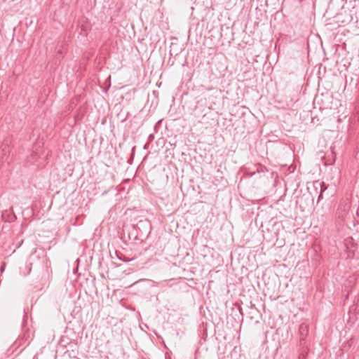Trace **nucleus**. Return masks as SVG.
Segmentation results:
<instances>
[{
	"mask_svg": "<svg viewBox=\"0 0 359 359\" xmlns=\"http://www.w3.org/2000/svg\"><path fill=\"white\" fill-rule=\"evenodd\" d=\"M137 226H123L122 239L124 242H126V238L133 241L137 239Z\"/></svg>",
	"mask_w": 359,
	"mask_h": 359,
	"instance_id": "nucleus-1",
	"label": "nucleus"
},
{
	"mask_svg": "<svg viewBox=\"0 0 359 359\" xmlns=\"http://www.w3.org/2000/svg\"><path fill=\"white\" fill-rule=\"evenodd\" d=\"M16 216L12 210H6L1 212V220L5 223H12L16 219Z\"/></svg>",
	"mask_w": 359,
	"mask_h": 359,
	"instance_id": "nucleus-2",
	"label": "nucleus"
},
{
	"mask_svg": "<svg viewBox=\"0 0 359 359\" xmlns=\"http://www.w3.org/2000/svg\"><path fill=\"white\" fill-rule=\"evenodd\" d=\"M299 332L300 334V344L303 345V341H305L309 333V325L306 323H302L299 327Z\"/></svg>",
	"mask_w": 359,
	"mask_h": 359,
	"instance_id": "nucleus-3",
	"label": "nucleus"
},
{
	"mask_svg": "<svg viewBox=\"0 0 359 359\" xmlns=\"http://www.w3.org/2000/svg\"><path fill=\"white\" fill-rule=\"evenodd\" d=\"M9 151V147L6 144H3L0 147V158L3 157V156L6 155L7 152Z\"/></svg>",
	"mask_w": 359,
	"mask_h": 359,
	"instance_id": "nucleus-4",
	"label": "nucleus"
},
{
	"mask_svg": "<svg viewBox=\"0 0 359 359\" xmlns=\"http://www.w3.org/2000/svg\"><path fill=\"white\" fill-rule=\"evenodd\" d=\"M118 258L120 259V260H122L125 262H130L131 260H133L132 259H127V258H125V257H119L118 256Z\"/></svg>",
	"mask_w": 359,
	"mask_h": 359,
	"instance_id": "nucleus-5",
	"label": "nucleus"
},
{
	"mask_svg": "<svg viewBox=\"0 0 359 359\" xmlns=\"http://www.w3.org/2000/svg\"><path fill=\"white\" fill-rule=\"evenodd\" d=\"M151 226H149V232L151 231Z\"/></svg>",
	"mask_w": 359,
	"mask_h": 359,
	"instance_id": "nucleus-6",
	"label": "nucleus"
},
{
	"mask_svg": "<svg viewBox=\"0 0 359 359\" xmlns=\"http://www.w3.org/2000/svg\"><path fill=\"white\" fill-rule=\"evenodd\" d=\"M143 222V220H142V219H140V220H139V222H140H140Z\"/></svg>",
	"mask_w": 359,
	"mask_h": 359,
	"instance_id": "nucleus-7",
	"label": "nucleus"
}]
</instances>
